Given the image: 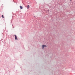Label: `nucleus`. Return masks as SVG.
Here are the masks:
<instances>
[{"mask_svg":"<svg viewBox=\"0 0 75 75\" xmlns=\"http://www.w3.org/2000/svg\"><path fill=\"white\" fill-rule=\"evenodd\" d=\"M20 7L21 8V9H22V8H23V7L21 6H20Z\"/></svg>","mask_w":75,"mask_h":75,"instance_id":"20e7f679","label":"nucleus"},{"mask_svg":"<svg viewBox=\"0 0 75 75\" xmlns=\"http://www.w3.org/2000/svg\"><path fill=\"white\" fill-rule=\"evenodd\" d=\"M27 9H28V8H30V6L29 5H28L27 7Z\"/></svg>","mask_w":75,"mask_h":75,"instance_id":"7ed1b4c3","label":"nucleus"},{"mask_svg":"<svg viewBox=\"0 0 75 75\" xmlns=\"http://www.w3.org/2000/svg\"><path fill=\"white\" fill-rule=\"evenodd\" d=\"M14 36H15V40H18V39L17 38V35H14Z\"/></svg>","mask_w":75,"mask_h":75,"instance_id":"f03ea898","label":"nucleus"},{"mask_svg":"<svg viewBox=\"0 0 75 75\" xmlns=\"http://www.w3.org/2000/svg\"><path fill=\"white\" fill-rule=\"evenodd\" d=\"M44 47H47V46L45 45H43L42 47V49H44Z\"/></svg>","mask_w":75,"mask_h":75,"instance_id":"f257e3e1","label":"nucleus"},{"mask_svg":"<svg viewBox=\"0 0 75 75\" xmlns=\"http://www.w3.org/2000/svg\"><path fill=\"white\" fill-rule=\"evenodd\" d=\"M2 18H4V16H3V15H2Z\"/></svg>","mask_w":75,"mask_h":75,"instance_id":"39448f33","label":"nucleus"},{"mask_svg":"<svg viewBox=\"0 0 75 75\" xmlns=\"http://www.w3.org/2000/svg\"><path fill=\"white\" fill-rule=\"evenodd\" d=\"M70 1H72V0H70Z\"/></svg>","mask_w":75,"mask_h":75,"instance_id":"423d86ee","label":"nucleus"}]
</instances>
